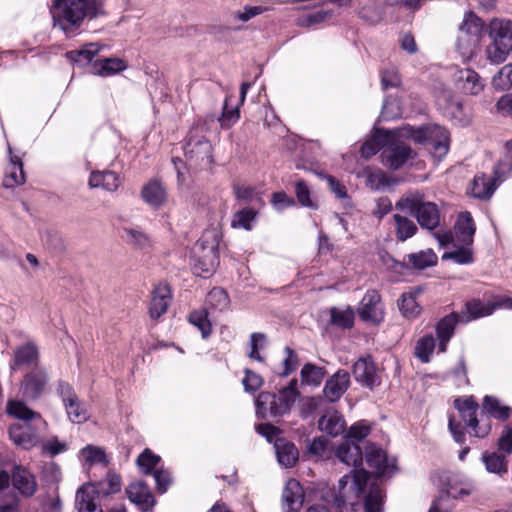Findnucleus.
<instances>
[{"label":"nucleus","mask_w":512,"mask_h":512,"mask_svg":"<svg viewBox=\"0 0 512 512\" xmlns=\"http://www.w3.org/2000/svg\"><path fill=\"white\" fill-rule=\"evenodd\" d=\"M335 455L340 462L354 469L338 481V490L335 494V502L338 506L347 503L355 504L365 491L370 479V473L364 469H357L362 464L363 453L358 443L346 439L335 450Z\"/></svg>","instance_id":"nucleus-1"},{"label":"nucleus","mask_w":512,"mask_h":512,"mask_svg":"<svg viewBox=\"0 0 512 512\" xmlns=\"http://www.w3.org/2000/svg\"><path fill=\"white\" fill-rule=\"evenodd\" d=\"M104 3L105 0H52L54 27L69 33L77 29L85 18L104 15Z\"/></svg>","instance_id":"nucleus-2"},{"label":"nucleus","mask_w":512,"mask_h":512,"mask_svg":"<svg viewBox=\"0 0 512 512\" xmlns=\"http://www.w3.org/2000/svg\"><path fill=\"white\" fill-rule=\"evenodd\" d=\"M395 208L414 216L423 229L434 231L440 224V210L436 203L426 200L421 191L405 193L395 204Z\"/></svg>","instance_id":"nucleus-3"},{"label":"nucleus","mask_w":512,"mask_h":512,"mask_svg":"<svg viewBox=\"0 0 512 512\" xmlns=\"http://www.w3.org/2000/svg\"><path fill=\"white\" fill-rule=\"evenodd\" d=\"M399 137L410 138L415 142L427 145L432 155L438 160L447 155L450 147L449 132L439 125L418 129L409 126L403 127L399 130Z\"/></svg>","instance_id":"nucleus-4"},{"label":"nucleus","mask_w":512,"mask_h":512,"mask_svg":"<svg viewBox=\"0 0 512 512\" xmlns=\"http://www.w3.org/2000/svg\"><path fill=\"white\" fill-rule=\"evenodd\" d=\"M7 411L10 415L23 421V424L12 425L9 429V435L13 442L24 449L35 446L38 442V438L36 433L30 431L28 421L38 420L42 423L43 420L41 416L19 401H10L7 406Z\"/></svg>","instance_id":"nucleus-5"},{"label":"nucleus","mask_w":512,"mask_h":512,"mask_svg":"<svg viewBox=\"0 0 512 512\" xmlns=\"http://www.w3.org/2000/svg\"><path fill=\"white\" fill-rule=\"evenodd\" d=\"M218 237L215 232H205L193 247L195 273L209 277L219 264Z\"/></svg>","instance_id":"nucleus-6"},{"label":"nucleus","mask_w":512,"mask_h":512,"mask_svg":"<svg viewBox=\"0 0 512 512\" xmlns=\"http://www.w3.org/2000/svg\"><path fill=\"white\" fill-rule=\"evenodd\" d=\"M492 44L487 47V58L494 64L503 63L512 51V24L509 20L493 19L489 25Z\"/></svg>","instance_id":"nucleus-7"},{"label":"nucleus","mask_w":512,"mask_h":512,"mask_svg":"<svg viewBox=\"0 0 512 512\" xmlns=\"http://www.w3.org/2000/svg\"><path fill=\"white\" fill-rule=\"evenodd\" d=\"M208 131L207 122L198 120L191 128L184 146L185 157L195 164H210L213 148L204 135Z\"/></svg>","instance_id":"nucleus-8"},{"label":"nucleus","mask_w":512,"mask_h":512,"mask_svg":"<svg viewBox=\"0 0 512 512\" xmlns=\"http://www.w3.org/2000/svg\"><path fill=\"white\" fill-rule=\"evenodd\" d=\"M512 170V158L507 162L500 161L494 167V179L485 174L476 175L473 179L471 194L475 198L488 199L496 189V181H503L506 173Z\"/></svg>","instance_id":"nucleus-9"},{"label":"nucleus","mask_w":512,"mask_h":512,"mask_svg":"<svg viewBox=\"0 0 512 512\" xmlns=\"http://www.w3.org/2000/svg\"><path fill=\"white\" fill-rule=\"evenodd\" d=\"M360 319L367 323L378 325L384 321L385 307L381 295L376 290H368L357 307Z\"/></svg>","instance_id":"nucleus-10"},{"label":"nucleus","mask_w":512,"mask_h":512,"mask_svg":"<svg viewBox=\"0 0 512 512\" xmlns=\"http://www.w3.org/2000/svg\"><path fill=\"white\" fill-rule=\"evenodd\" d=\"M67 415L73 423H83L88 420L89 413L86 407L76 396L73 388L66 382H61L58 387Z\"/></svg>","instance_id":"nucleus-11"},{"label":"nucleus","mask_w":512,"mask_h":512,"mask_svg":"<svg viewBox=\"0 0 512 512\" xmlns=\"http://www.w3.org/2000/svg\"><path fill=\"white\" fill-rule=\"evenodd\" d=\"M413 157L412 149L398 140L389 142L381 153L382 163L392 170H398Z\"/></svg>","instance_id":"nucleus-12"},{"label":"nucleus","mask_w":512,"mask_h":512,"mask_svg":"<svg viewBox=\"0 0 512 512\" xmlns=\"http://www.w3.org/2000/svg\"><path fill=\"white\" fill-rule=\"evenodd\" d=\"M49 376L43 367L36 366L28 372L21 383V391L26 399H36L44 393Z\"/></svg>","instance_id":"nucleus-13"},{"label":"nucleus","mask_w":512,"mask_h":512,"mask_svg":"<svg viewBox=\"0 0 512 512\" xmlns=\"http://www.w3.org/2000/svg\"><path fill=\"white\" fill-rule=\"evenodd\" d=\"M438 106L443 110L445 116L459 125H467L470 121L469 115L464 111L460 99L454 97L450 92L444 91L437 99Z\"/></svg>","instance_id":"nucleus-14"},{"label":"nucleus","mask_w":512,"mask_h":512,"mask_svg":"<svg viewBox=\"0 0 512 512\" xmlns=\"http://www.w3.org/2000/svg\"><path fill=\"white\" fill-rule=\"evenodd\" d=\"M353 375L357 382L370 389L380 384L377 368L370 356L360 358L354 363Z\"/></svg>","instance_id":"nucleus-15"},{"label":"nucleus","mask_w":512,"mask_h":512,"mask_svg":"<svg viewBox=\"0 0 512 512\" xmlns=\"http://www.w3.org/2000/svg\"><path fill=\"white\" fill-rule=\"evenodd\" d=\"M126 494L129 500L143 512L149 511L155 504L150 488L142 480L130 483L126 488Z\"/></svg>","instance_id":"nucleus-16"},{"label":"nucleus","mask_w":512,"mask_h":512,"mask_svg":"<svg viewBox=\"0 0 512 512\" xmlns=\"http://www.w3.org/2000/svg\"><path fill=\"white\" fill-rule=\"evenodd\" d=\"M456 87L465 94L477 95L484 88V82L479 74L469 68L458 70L454 74Z\"/></svg>","instance_id":"nucleus-17"},{"label":"nucleus","mask_w":512,"mask_h":512,"mask_svg":"<svg viewBox=\"0 0 512 512\" xmlns=\"http://www.w3.org/2000/svg\"><path fill=\"white\" fill-rule=\"evenodd\" d=\"M350 386V375L345 370H338L324 386L323 393L329 402L338 401Z\"/></svg>","instance_id":"nucleus-18"},{"label":"nucleus","mask_w":512,"mask_h":512,"mask_svg":"<svg viewBox=\"0 0 512 512\" xmlns=\"http://www.w3.org/2000/svg\"><path fill=\"white\" fill-rule=\"evenodd\" d=\"M171 302V290L167 284H159L152 292L149 314L153 319L160 318L166 313Z\"/></svg>","instance_id":"nucleus-19"},{"label":"nucleus","mask_w":512,"mask_h":512,"mask_svg":"<svg viewBox=\"0 0 512 512\" xmlns=\"http://www.w3.org/2000/svg\"><path fill=\"white\" fill-rule=\"evenodd\" d=\"M304 499L303 489L295 479L287 481L282 493L284 512H297Z\"/></svg>","instance_id":"nucleus-20"},{"label":"nucleus","mask_w":512,"mask_h":512,"mask_svg":"<svg viewBox=\"0 0 512 512\" xmlns=\"http://www.w3.org/2000/svg\"><path fill=\"white\" fill-rule=\"evenodd\" d=\"M141 197L149 206L159 208L166 203L168 194L162 182L153 179L142 187Z\"/></svg>","instance_id":"nucleus-21"},{"label":"nucleus","mask_w":512,"mask_h":512,"mask_svg":"<svg viewBox=\"0 0 512 512\" xmlns=\"http://www.w3.org/2000/svg\"><path fill=\"white\" fill-rule=\"evenodd\" d=\"M476 227L470 212H461L454 225V237L461 245L471 246Z\"/></svg>","instance_id":"nucleus-22"},{"label":"nucleus","mask_w":512,"mask_h":512,"mask_svg":"<svg viewBox=\"0 0 512 512\" xmlns=\"http://www.w3.org/2000/svg\"><path fill=\"white\" fill-rule=\"evenodd\" d=\"M12 484L23 496L32 497L37 490L35 476L26 468L17 466L12 473Z\"/></svg>","instance_id":"nucleus-23"},{"label":"nucleus","mask_w":512,"mask_h":512,"mask_svg":"<svg viewBox=\"0 0 512 512\" xmlns=\"http://www.w3.org/2000/svg\"><path fill=\"white\" fill-rule=\"evenodd\" d=\"M278 462L286 467H293L299 458V452L294 443L285 438H277L274 443Z\"/></svg>","instance_id":"nucleus-24"},{"label":"nucleus","mask_w":512,"mask_h":512,"mask_svg":"<svg viewBox=\"0 0 512 512\" xmlns=\"http://www.w3.org/2000/svg\"><path fill=\"white\" fill-rule=\"evenodd\" d=\"M345 426L343 416L335 410L326 411L318 421L319 429L332 437L342 434L345 430Z\"/></svg>","instance_id":"nucleus-25"},{"label":"nucleus","mask_w":512,"mask_h":512,"mask_svg":"<svg viewBox=\"0 0 512 512\" xmlns=\"http://www.w3.org/2000/svg\"><path fill=\"white\" fill-rule=\"evenodd\" d=\"M280 397L278 394H274L271 392H261L256 399V406L258 412L262 413L264 416L269 414L272 417L283 416L287 414L286 411H282L279 406Z\"/></svg>","instance_id":"nucleus-26"},{"label":"nucleus","mask_w":512,"mask_h":512,"mask_svg":"<svg viewBox=\"0 0 512 512\" xmlns=\"http://www.w3.org/2000/svg\"><path fill=\"white\" fill-rule=\"evenodd\" d=\"M366 462L380 474L390 473L395 469L394 463H389L385 451L375 445L368 447Z\"/></svg>","instance_id":"nucleus-27"},{"label":"nucleus","mask_w":512,"mask_h":512,"mask_svg":"<svg viewBox=\"0 0 512 512\" xmlns=\"http://www.w3.org/2000/svg\"><path fill=\"white\" fill-rule=\"evenodd\" d=\"M38 359L39 351L37 346L34 343L29 342L18 347L14 351V358L11 367L14 368L28 365H34V367H36L38 366Z\"/></svg>","instance_id":"nucleus-28"},{"label":"nucleus","mask_w":512,"mask_h":512,"mask_svg":"<svg viewBox=\"0 0 512 512\" xmlns=\"http://www.w3.org/2000/svg\"><path fill=\"white\" fill-rule=\"evenodd\" d=\"M8 151L9 154L12 153L10 146H8ZM24 183L25 175L23 171V163L19 157L10 155V166L4 177L3 186L6 188H12Z\"/></svg>","instance_id":"nucleus-29"},{"label":"nucleus","mask_w":512,"mask_h":512,"mask_svg":"<svg viewBox=\"0 0 512 512\" xmlns=\"http://www.w3.org/2000/svg\"><path fill=\"white\" fill-rule=\"evenodd\" d=\"M458 322V315L451 313L444 316L437 324L436 333L439 339V351L445 352L447 343L454 333L455 326Z\"/></svg>","instance_id":"nucleus-30"},{"label":"nucleus","mask_w":512,"mask_h":512,"mask_svg":"<svg viewBox=\"0 0 512 512\" xmlns=\"http://www.w3.org/2000/svg\"><path fill=\"white\" fill-rule=\"evenodd\" d=\"M120 185L119 176L112 171L92 172L89 178L91 188L101 187L109 192L116 191Z\"/></svg>","instance_id":"nucleus-31"},{"label":"nucleus","mask_w":512,"mask_h":512,"mask_svg":"<svg viewBox=\"0 0 512 512\" xmlns=\"http://www.w3.org/2000/svg\"><path fill=\"white\" fill-rule=\"evenodd\" d=\"M95 492L89 486H81L75 496V506L78 512H102V509L94 503Z\"/></svg>","instance_id":"nucleus-32"},{"label":"nucleus","mask_w":512,"mask_h":512,"mask_svg":"<svg viewBox=\"0 0 512 512\" xmlns=\"http://www.w3.org/2000/svg\"><path fill=\"white\" fill-rule=\"evenodd\" d=\"M233 100V95H228L225 98L221 116L218 118L222 129L231 128L240 118V107L242 105L239 102L236 105H232Z\"/></svg>","instance_id":"nucleus-33"},{"label":"nucleus","mask_w":512,"mask_h":512,"mask_svg":"<svg viewBox=\"0 0 512 512\" xmlns=\"http://www.w3.org/2000/svg\"><path fill=\"white\" fill-rule=\"evenodd\" d=\"M484 29L483 21L474 13H467L459 27V33L467 34L468 37L476 41L481 40Z\"/></svg>","instance_id":"nucleus-34"},{"label":"nucleus","mask_w":512,"mask_h":512,"mask_svg":"<svg viewBox=\"0 0 512 512\" xmlns=\"http://www.w3.org/2000/svg\"><path fill=\"white\" fill-rule=\"evenodd\" d=\"M355 313L351 306L330 309V323L342 329H350L354 325Z\"/></svg>","instance_id":"nucleus-35"},{"label":"nucleus","mask_w":512,"mask_h":512,"mask_svg":"<svg viewBox=\"0 0 512 512\" xmlns=\"http://www.w3.org/2000/svg\"><path fill=\"white\" fill-rule=\"evenodd\" d=\"M395 234L398 241L404 242L413 237L417 231V225L409 218L400 214H394Z\"/></svg>","instance_id":"nucleus-36"},{"label":"nucleus","mask_w":512,"mask_h":512,"mask_svg":"<svg viewBox=\"0 0 512 512\" xmlns=\"http://www.w3.org/2000/svg\"><path fill=\"white\" fill-rule=\"evenodd\" d=\"M278 396L280 397L279 406L282 411L288 413L300 396L297 379H292L287 386L283 387Z\"/></svg>","instance_id":"nucleus-37"},{"label":"nucleus","mask_w":512,"mask_h":512,"mask_svg":"<svg viewBox=\"0 0 512 512\" xmlns=\"http://www.w3.org/2000/svg\"><path fill=\"white\" fill-rule=\"evenodd\" d=\"M407 262L415 269H425L437 263V256L432 249L421 250L407 255Z\"/></svg>","instance_id":"nucleus-38"},{"label":"nucleus","mask_w":512,"mask_h":512,"mask_svg":"<svg viewBox=\"0 0 512 512\" xmlns=\"http://www.w3.org/2000/svg\"><path fill=\"white\" fill-rule=\"evenodd\" d=\"M479 44V41L471 39L467 36V34H461L458 32L456 39V50L463 61H468L474 57Z\"/></svg>","instance_id":"nucleus-39"},{"label":"nucleus","mask_w":512,"mask_h":512,"mask_svg":"<svg viewBox=\"0 0 512 512\" xmlns=\"http://www.w3.org/2000/svg\"><path fill=\"white\" fill-rule=\"evenodd\" d=\"M416 295V292L404 293L398 301L399 310L405 318H416L421 312Z\"/></svg>","instance_id":"nucleus-40"},{"label":"nucleus","mask_w":512,"mask_h":512,"mask_svg":"<svg viewBox=\"0 0 512 512\" xmlns=\"http://www.w3.org/2000/svg\"><path fill=\"white\" fill-rule=\"evenodd\" d=\"M482 460L485 464L486 470L490 473L501 475L507 472V462L505 454L498 452L484 453Z\"/></svg>","instance_id":"nucleus-41"},{"label":"nucleus","mask_w":512,"mask_h":512,"mask_svg":"<svg viewBox=\"0 0 512 512\" xmlns=\"http://www.w3.org/2000/svg\"><path fill=\"white\" fill-rule=\"evenodd\" d=\"M125 68L126 64L123 60L119 58H106L94 64V73L108 76L123 71Z\"/></svg>","instance_id":"nucleus-42"},{"label":"nucleus","mask_w":512,"mask_h":512,"mask_svg":"<svg viewBox=\"0 0 512 512\" xmlns=\"http://www.w3.org/2000/svg\"><path fill=\"white\" fill-rule=\"evenodd\" d=\"M324 374L323 368L307 363L301 369V382L304 385L318 386L322 382Z\"/></svg>","instance_id":"nucleus-43"},{"label":"nucleus","mask_w":512,"mask_h":512,"mask_svg":"<svg viewBox=\"0 0 512 512\" xmlns=\"http://www.w3.org/2000/svg\"><path fill=\"white\" fill-rule=\"evenodd\" d=\"M99 52L97 44L91 43L81 50H74L67 53V57L81 66L89 64Z\"/></svg>","instance_id":"nucleus-44"},{"label":"nucleus","mask_w":512,"mask_h":512,"mask_svg":"<svg viewBox=\"0 0 512 512\" xmlns=\"http://www.w3.org/2000/svg\"><path fill=\"white\" fill-rule=\"evenodd\" d=\"M100 487H99V491H97L94 486L92 485H88L89 487H91L94 492H95V499H94V503L97 505L96 503V499L98 497V494L99 493H102L103 495H110V494H114V493H117L120 491L121 489V478L119 475L115 474V473H108L107 476H106V479L102 482H100Z\"/></svg>","instance_id":"nucleus-45"},{"label":"nucleus","mask_w":512,"mask_h":512,"mask_svg":"<svg viewBox=\"0 0 512 512\" xmlns=\"http://www.w3.org/2000/svg\"><path fill=\"white\" fill-rule=\"evenodd\" d=\"M384 495L381 488L371 485L368 494L365 497V512H383Z\"/></svg>","instance_id":"nucleus-46"},{"label":"nucleus","mask_w":512,"mask_h":512,"mask_svg":"<svg viewBox=\"0 0 512 512\" xmlns=\"http://www.w3.org/2000/svg\"><path fill=\"white\" fill-rule=\"evenodd\" d=\"M307 452L315 460H325L331 456L328 441L323 437H317L310 441L307 445Z\"/></svg>","instance_id":"nucleus-47"},{"label":"nucleus","mask_w":512,"mask_h":512,"mask_svg":"<svg viewBox=\"0 0 512 512\" xmlns=\"http://www.w3.org/2000/svg\"><path fill=\"white\" fill-rule=\"evenodd\" d=\"M435 348V339L432 335L420 338L415 346V356L423 363L430 361V356Z\"/></svg>","instance_id":"nucleus-48"},{"label":"nucleus","mask_w":512,"mask_h":512,"mask_svg":"<svg viewBox=\"0 0 512 512\" xmlns=\"http://www.w3.org/2000/svg\"><path fill=\"white\" fill-rule=\"evenodd\" d=\"M483 409L494 418L500 420H506L510 415V408L507 406H502L500 402L492 396H485L483 401Z\"/></svg>","instance_id":"nucleus-49"},{"label":"nucleus","mask_w":512,"mask_h":512,"mask_svg":"<svg viewBox=\"0 0 512 512\" xmlns=\"http://www.w3.org/2000/svg\"><path fill=\"white\" fill-rule=\"evenodd\" d=\"M161 458L152 453L150 449H145L136 460L137 465L145 475L152 474L156 470V466Z\"/></svg>","instance_id":"nucleus-50"},{"label":"nucleus","mask_w":512,"mask_h":512,"mask_svg":"<svg viewBox=\"0 0 512 512\" xmlns=\"http://www.w3.org/2000/svg\"><path fill=\"white\" fill-rule=\"evenodd\" d=\"M442 260H452L461 265L469 264L473 262V251L470 246L462 245L454 251L445 252L442 255Z\"/></svg>","instance_id":"nucleus-51"},{"label":"nucleus","mask_w":512,"mask_h":512,"mask_svg":"<svg viewBox=\"0 0 512 512\" xmlns=\"http://www.w3.org/2000/svg\"><path fill=\"white\" fill-rule=\"evenodd\" d=\"M81 455L89 466L94 464H107L108 462L105 451L93 445H87L82 448Z\"/></svg>","instance_id":"nucleus-52"},{"label":"nucleus","mask_w":512,"mask_h":512,"mask_svg":"<svg viewBox=\"0 0 512 512\" xmlns=\"http://www.w3.org/2000/svg\"><path fill=\"white\" fill-rule=\"evenodd\" d=\"M125 240L128 244H131L140 249H144L150 246V239L142 230L138 228H124Z\"/></svg>","instance_id":"nucleus-53"},{"label":"nucleus","mask_w":512,"mask_h":512,"mask_svg":"<svg viewBox=\"0 0 512 512\" xmlns=\"http://www.w3.org/2000/svg\"><path fill=\"white\" fill-rule=\"evenodd\" d=\"M363 174L366 177V185L372 190H379L387 185L385 174L380 169L367 167L364 169Z\"/></svg>","instance_id":"nucleus-54"},{"label":"nucleus","mask_w":512,"mask_h":512,"mask_svg":"<svg viewBox=\"0 0 512 512\" xmlns=\"http://www.w3.org/2000/svg\"><path fill=\"white\" fill-rule=\"evenodd\" d=\"M207 316L206 310L193 311L189 315L190 323L201 331L203 338H207L211 333V324Z\"/></svg>","instance_id":"nucleus-55"},{"label":"nucleus","mask_w":512,"mask_h":512,"mask_svg":"<svg viewBox=\"0 0 512 512\" xmlns=\"http://www.w3.org/2000/svg\"><path fill=\"white\" fill-rule=\"evenodd\" d=\"M255 217L256 212L254 210L250 208H245L235 213L231 225L234 228H243L245 230H251V223L254 221Z\"/></svg>","instance_id":"nucleus-56"},{"label":"nucleus","mask_w":512,"mask_h":512,"mask_svg":"<svg viewBox=\"0 0 512 512\" xmlns=\"http://www.w3.org/2000/svg\"><path fill=\"white\" fill-rule=\"evenodd\" d=\"M295 194L297 197V200L301 206L309 207V208H316L317 206L310 198V190L307 186L306 182L303 180H300L296 182L295 184Z\"/></svg>","instance_id":"nucleus-57"},{"label":"nucleus","mask_w":512,"mask_h":512,"mask_svg":"<svg viewBox=\"0 0 512 512\" xmlns=\"http://www.w3.org/2000/svg\"><path fill=\"white\" fill-rule=\"evenodd\" d=\"M493 83L502 89L512 87V64L505 65L500 69L498 75L493 78Z\"/></svg>","instance_id":"nucleus-58"},{"label":"nucleus","mask_w":512,"mask_h":512,"mask_svg":"<svg viewBox=\"0 0 512 512\" xmlns=\"http://www.w3.org/2000/svg\"><path fill=\"white\" fill-rule=\"evenodd\" d=\"M245 391L255 392L263 385L262 377L250 369L245 370V377L242 380Z\"/></svg>","instance_id":"nucleus-59"},{"label":"nucleus","mask_w":512,"mask_h":512,"mask_svg":"<svg viewBox=\"0 0 512 512\" xmlns=\"http://www.w3.org/2000/svg\"><path fill=\"white\" fill-rule=\"evenodd\" d=\"M477 410L478 409H473L469 412H465V413L461 414V417L464 420V422L466 423V425L473 429V435L475 437H484L487 434L488 430L487 429L478 430V419H477V415H476Z\"/></svg>","instance_id":"nucleus-60"},{"label":"nucleus","mask_w":512,"mask_h":512,"mask_svg":"<svg viewBox=\"0 0 512 512\" xmlns=\"http://www.w3.org/2000/svg\"><path fill=\"white\" fill-rule=\"evenodd\" d=\"M284 354H285V357L283 359L284 369L281 372V375L287 376L292 371L295 370L297 363H298V357H297L296 352L294 350H292L290 347L284 348Z\"/></svg>","instance_id":"nucleus-61"},{"label":"nucleus","mask_w":512,"mask_h":512,"mask_svg":"<svg viewBox=\"0 0 512 512\" xmlns=\"http://www.w3.org/2000/svg\"><path fill=\"white\" fill-rule=\"evenodd\" d=\"M153 477L156 482L157 490L160 493L166 492L169 485L171 484L170 473L163 469H156L153 472Z\"/></svg>","instance_id":"nucleus-62"},{"label":"nucleus","mask_w":512,"mask_h":512,"mask_svg":"<svg viewBox=\"0 0 512 512\" xmlns=\"http://www.w3.org/2000/svg\"><path fill=\"white\" fill-rule=\"evenodd\" d=\"M467 310L473 318H478L490 315L493 311V308L485 306L480 301H472L467 304Z\"/></svg>","instance_id":"nucleus-63"},{"label":"nucleus","mask_w":512,"mask_h":512,"mask_svg":"<svg viewBox=\"0 0 512 512\" xmlns=\"http://www.w3.org/2000/svg\"><path fill=\"white\" fill-rule=\"evenodd\" d=\"M498 449L503 454L508 455L512 452V429H506L498 440Z\"/></svg>","instance_id":"nucleus-64"}]
</instances>
